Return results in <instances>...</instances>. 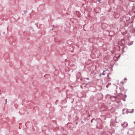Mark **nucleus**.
Returning a JSON list of instances; mask_svg holds the SVG:
<instances>
[{
    "label": "nucleus",
    "instance_id": "nucleus-1",
    "mask_svg": "<svg viewBox=\"0 0 135 135\" xmlns=\"http://www.w3.org/2000/svg\"><path fill=\"white\" fill-rule=\"evenodd\" d=\"M128 125V123L126 122H124L122 124V127H127Z\"/></svg>",
    "mask_w": 135,
    "mask_h": 135
},
{
    "label": "nucleus",
    "instance_id": "nucleus-2",
    "mask_svg": "<svg viewBox=\"0 0 135 135\" xmlns=\"http://www.w3.org/2000/svg\"><path fill=\"white\" fill-rule=\"evenodd\" d=\"M133 110H134V109H132V111H129V110H128V111L130 113H132L133 112Z\"/></svg>",
    "mask_w": 135,
    "mask_h": 135
},
{
    "label": "nucleus",
    "instance_id": "nucleus-3",
    "mask_svg": "<svg viewBox=\"0 0 135 135\" xmlns=\"http://www.w3.org/2000/svg\"><path fill=\"white\" fill-rule=\"evenodd\" d=\"M105 72V71H104H104H103V72ZM102 74L103 75H105V74H104V73H103Z\"/></svg>",
    "mask_w": 135,
    "mask_h": 135
},
{
    "label": "nucleus",
    "instance_id": "nucleus-4",
    "mask_svg": "<svg viewBox=\"0 0 135 135\" xmlns=\"http://www.w3.org/2000/svg\"><path fill=\"white\" fill-rule=\"evenodd\" d=\"M98 1L100 3V0H98Z\"/></svg>",
    "mask_w": 135,
    "mask_h": 135
},
{
    "label": "nucleus",
    "instance_id": "nucleus-5",
    "mask_svg": "<svg viewBox=\"0 0 135 135\" xmlns=\"http://www.w3.org/2000/svg\"><path fill=\"white\" fill-rule=\"evenodd\" d=\"M6 103L7 102V99H6Z\"/></svg>",
    "mask_w": 135,
    "mask_h": 135
},
{
    "label": "nucleus",
    "instance_id": "nucleus-6",
    "mask_svg": "<svg viewBox=\"0 0 135 135\" xmlns=\"http://www.w3.org/2000/svg\"><path fill=\"white\" fill-rule=\"evenodd\" d=\"M93 119L91 121V122L92 123L93 122Z\"/></svg>",
    "mask_w": 135,
    "mask_h": 135
},
{
    "label": "nucleus",
    "instance_id": "nucleus-7",
    "mask_svg": "<svg viewBox=\"0 0 135 135\" xmlns=\"http://www.w3.org/2000/svg\"><path fill=\"white\" fill-rule=\"evenodd\" d=\"M107 70H108V69H107L106 70H105V71Z\"/></svg>",
    "mask_w": 135,
    "mask_h": 135
},
{
    "label": "nucleus",
    "instance_id": "nucleus-8",
    "mask_svg": "<svg viewBox=\"0 0 135 135\" xmlns=\"http://www.w3.org/2000/svg\"><path fill=\"white\" fill-rule=\"evenodd\" d=\"M134 123H135V122H134Z\"/></svg>",
    "mask_w": 135,
    "mask_h": 135
}]
</instances>
